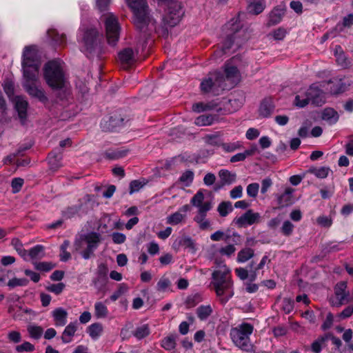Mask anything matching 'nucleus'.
<instances>
[{
	"label": "nucleus",
	"instance_id": "obj_20",
	"mask_svg": "<svg viewBox=\"0 0 353 353\" xmlns=\"http://www.w3.org/2000/svg\"><path fill=\"white\" fill-rule=\"evenodd\" d=\"M62 154L60 152L52 151L48 155V160L50 169L52 171H57L63 166L61 163Z\"/></svg>",
	"mask_w": 353,
	"mask_h": 353
},
{
	"label": "nucleus",
	"instance_id": "obj_8",
	"mask_svg": "<svg viewBox=\"0 0 353 353\" xmlns=\"http://www.w3.org/2000/svg\"><path fill=\"white\" fill-rule=\"evenodd\" d=\"M104 21L107 42L110 46H115L119 41L120 35V26L118 18L112 12L103 16Z\"/></svg>",
	"mask_w": 353,
	"mask_h": 353
},
{
	"label": "nucleus",
	"instance_id": "obj_35",
	"mask_svg": "<svg viewBox=\"0 0 353 353\" xmlns=\"http://www.w3.org/2000/svg\"><path fill=\"white\" fill-rule=\"evenodd\" d=\"M310 103L305 90H301L295 97L294 104L299 108H303Z\"/></svg>",
	"mask_w": 353,
	"mask_h": 353
},
{
	"label": "nucleus",
	"instance_id": "obj_47",
	"mask_svg": "<svg viewBox=\"0 0 353 353\" xmlns=\"http://www.w3.org/2000/svg\"><path fill=\"white\" fill-rule=\"evenodd\" d=\"M48 34L50 38L58 43H63L65 41V36L63 34H59L55 29H50L48 31Z\"/></svg>",
	"mask_w": 353,
	"mask_h": 353
},
{
	"label": "nucleus",
	"instance_id": "obj_10",
	"mask_svg": "<svg viewBox=\"0 0 353 353\" xmlns=\"http://www.w3.org/2000/svg\"><path fill=\"white\" fill-rule=\"evenodd\" d=\"M183 15L181 3L176 1H171L168 4L167 9L163 15V21L169 26H174L181 21Z\"/></svg>",
	"mask_w": 353,
	"mask_h": 353
},
{
	"label": "nucleus",
	"instance_id": "obj_42",
	"mask_svg": "<svg viewBox=\"0 0 353 353\" xmlns=\"http://www.w3.org/2000/svg\"><path fill=\"white\" fill-rule=\"evenodd\" d=\"M204 200V194L201 191H199L191 199V203L192 205L198 208V210H200L207 201L203 202Z\"/></svg>",
	"mask_w": 353,
	"mask_h": 353
},
{
	"label": "nucleus",
	"instance_id": "obj_64",
	"mask_svg": "<svg viewBox=\"0 0 353 353\" xmlns=\"http://www.w3.org/2000/svg\"><path fill=\"white\" fill-rule=\"evenodd\" d=\"M282 309L286 314H289L294 309V301L288 298L283 299L282 302Z\"/></svg>",
	"mask_w": 353,
	"mask_h": 353
},
{
	"label": "nucleus",
	"instance_id": "obj_27",
	"mask_svg": "<svg viewBox=\"0 0 353 353\" xmlns=\"http://www.w3.org/2000/svg\"><path fill=\"white\" fill-rule=\"evenodd\" d=\"M103 327L101 323H94L87 328V332L93 340L98 339L103 334Z\"/></svg>",
	"mask_w": 353,
	"mask_h": 353
},
{
	"label": "nucleus",
	"instance_id": "obj_41",
	"mask_svg": "<svg viewBox=\"0 0 353 353\" xmlns=\"http://www.w3.org/2000/svg\"><path fill=\"white\" fill-rule=\"evenodd\" d=\"M11 245L21 257L25 258L27 256V251L23 248V243L18 238H13Z\"/></svg>",
	"mask_w": 353,
	"mask_h": 353
},
{
	"label": "nucleus",
	"instance_id": "obj_37",
	"mask_svg": "<svg viewBox=\"0 0 353 353\" xmlns=\"http://www.w3.org/2000/svg\"><path fill=\"white\" fill-rule=\"evenodd\" d=\"M28 254L32 259H41L45 256L44 247L41 245H37L28 251Z\"/></svg>",
	"mask_w": 353,
	"mask_h": 353
},
{
	"label": "nucleus",
	"instance_id": "obj_55",
	"mask_svg": "<svg viewBox=\"0 0 353 353\" xmlns=\"http://www.w3.org/2000/svg\"><path fill=\"white\" fill-rule=\"evenodd\" d=\"M65 288V284L63 283H59L57 284H50L46 286V290L48 292L54 293L55 294H61Z\"/></svg>",
	"mask_w": 353,
	"mask_h": 353
},
{
	"label": "nucleus",
	"instance_id": "obj_40",
	"mask_svg": "<svg viewBox=\"0 0 353 353\" xmlns=\"http://www.w3.org/2000/svg\"><path fill=\"white\" fill-rule=\"evenodd\" d=\"M232 210V203L230 201H223L217 208L219 215L223 217L226 216Z\"/></svg>",
	"mask_w": 353,
	"mask_h": 353
},
{
	"label": "nucleus",
	"instance_id": "obj_52",
	"mask_svg": "<svg viewBox=\"0 0 353 353\" xmlns=\"http://www.w3.org/2000/svg\"><path fill=\"white\" fill-rule=\"evenodd\" d=\"M171 285L170 279L165 276H162L157 283V289L158 291L164 292Z\"/></svg>",
	"mask_w": 353,
	"mask_h": 353
},
{
	"label": "nucleus",
	"instance_id": "obj_22",
	"mask_svg": "<svg viewBox=\"0 0 353 353\" xmlns=\"http://www.w3.org/2000/svg\"><path fill=\"white\" fill-rule=\"evenodd\" d=\"M181 246L188 248L192 252L196 250L195 244L193 240L189 236H184L179 238L173 243V247L175 249H178Z\"/></svg>",
	"mask_w": 353,
	"mask_h": 353
},
{
	"label": "nucleus",
	"instance_id": "obj_57",
	"mask_svg": "<svg viewBox=\"0 0 353 353\" xmlns=\"http://www.w3.org/2000/svg\"><path fill=\"white\" fill-rule=\"evenodd\" d=\"M294 228V225L290 221H285L283 223L281 231L283 235L290 236L293 232Z\"/></svg>",
	"mask_w": 353,
	"mask_h": 353
},
{
	"label": "nucleus",
	"instance_id": "obj_30",
	"mask_svg": "<svg viewBox=\"0 0 353 353\" xmlns=\"http://www.w3.org/2000/svg\"><path fill=\"white\" fill-rule=\"evenodd\" d=\"M133 336L141 340L147 337L150 334V329L148 324L141 325L137 327L132 332Z\"/></svg>",
	"mask_w": 353,
	"mask_h": 353
},
{
	"label": "nucleus",
	"instance_id": "obj_39",
	"mask_svg": "<svg viewBox=\"0 0 353 353\" xmlns=\"http://www.w3.org/2000/svg\"><path fill=\"white\" fill-rule=\"evenodd\" d=\"M34 268L41 272H49L55 268L56 265L52 262H32Z\"/></svg>",
	"mask_w": 353,
	"mask_h": 353
},
{
	"label": "nucleus",
	"instance_id": "obj_13",
	"mask_svg": "<svg viewBox=\"0 0 353 353\" xmlns=\"http://www.w3.org/2000/svg\"><path fill=\"white\" fill-rule=\"evenodd\" d=\"M212 208L211 201H207L206 203L198 210L197 214L194 217V221L197 223L201 230H207L210 227V221L206 219V214Z\"/></svg>",
	"mask_w": 353,
	"mask_h": 353
},
{
	"label": "nucleus",
	"instance_id": "obj_14",
	"mask_svg": "<svg viewBox=\"0 0 353 353\" xmlns=\"http://www.w3.org/2000/svg\"><path fill=\"white\" fill-rule=\"evenodd\" d=\"M118 59L123 69H128L135 62V53L130 48H126L118 54Z\"/></svg>",
	"mask_w": 353,
	"mask_h": 353
},
{
	"label": "nucleus",
	"instance_id": "obj_26",
	"mask_svg": "<svg viewBox=\"0 0 353 353\" xmlns=\"http://www.w3.org/2000/svg\"><path fill=\"white\" fill-rule=\"evenodd\" d=\"M248 3V10L250 13L259 14L263 12L265 8V4L263 0H247Z\"/></svg>",
	"mask_w": 353,
	"mask_h": 353
},
{
	"label": "nucleus",
	"instance_id": "obj_16",
	"mask_svg": "<svg viewBox=\"0 0 353 353\" xmlns=\"http://www.w3.org/2000/svg\"><path fill=\"white\" fill-rule=\"evenodd\" d=\"M334 294L339 301V303L336 304L337 306H340L344 304L345 301L349 296V292L347 290V283L345 281H341L338 283L334 287Z\"/></svg>",
	"mask_w": 353,
	"mask_h": 353
},
{
	"label": "nucleus",
	"instance_id": "obj_34",
	"mask_svg": "<svg viewBox=\"0 0 353 353\" xmlns=\"http://www.w3.org/2000/svg\"><path fill=\"white\" fill-rule=\"evenodd\" d=\"M322 119L330 123H336L339 120V114L332 108H325L323 112Z\"/></svg>",
	"mask_w": 353,
	"mask_h": 353
},
{
	"label": "nucleus",
	"instance_id": "obj_25",
	"mask_svg": "<svg viewBox=\"0 0 353 353\" xmlns=\"http://www.w3.org/2000/svg\"><path fill=\"white\" fill-rule=\"evenodd\" d=\"M94 314L98 319L107 318L109 314L108 308L104 303L97 301L94 305Z\"/></svg>",
	"mask_w": 353,
	"mask_h": 353
},
{
	"label": "nucleus",
	"instance_id": "obj_62",
	"mask_svg": "<svg viewBox=\"0 0 353 353\" xmlns=\"http://www.w3.org/2000/svg\"><path fill=\"white\" fill-rule=\"evenodd\" d=\"M286 30L283 28H279L276 30L272 31L270 36H272L275 40H283L286 35Z\"/></svg>",
	"mask_w": 353,
	"mask_h": 353
},
{
	"label": "nucleus",
	"instance_id": "obj_38",
	"mask_svg": "<svg viewBox=\"0 0 353 353\" xmlns=\"http://www.w3.org/2000/svg\"><path fill=\"white\" fill-rule=\"evenodd\" d=\"M254 256V250L251 248H244L239 252L237 255V261L244 263L248 261Z\"/></svg>",
	"mask_w": 353,
	"mask_h": 353
},
{
	"label": "nucleus",
	"instance_id": "obj_2",
	"mask_svg": "<svg viewBox=\"0 0 353 353\" xmlns=\"http://www.w3.org/2000/svg\"><path fill=\"white\" fill-rule=\"evenodd\" d=\"M125 2L134 14V23L137 29L143 32L155 30V21L148 15L145 0H125Z\"/></svg>",
	"mask_w": 353,
	"mask_h": 353
},
{
	"label": "nucleus",
	"instance_id": "obj_5",
	"mask_svg": "<svg viewBox=\"0 0 353 353\" xmlns=\"http://www.w3.org/2000/svg\"><path fill=\"white\" fill-rule=\"evenodd\" d=\"M253 330L254 327L251 324L243 323L231 328L230 336L236 347L243 351L250 352L252 349L250 335Z\"/></svg>",
	"mask_w": 353,
	"mask_h": 353
},
{
	"label": "nucleus",
	"instance_id": "obj_54",
	"mask_svg": "<svg viewBox=\"0 0 353 353\" xmlns=\"http://www.w3.org/2000/svg\"><path fill=\"white\" fill-rule=\"evenodd\" d=\"M204 140L206 143L215 146H220L222 143L217 134H208L204 137Z\"/></svg>",
	"mask_w": 353,
	"mask_h": 353
},
{
	"label": "nucleus",
	"instance_id": "obj_23",
	"mask_svg": "<svg viewBox=\"0 0 353 353\" xmlns=\"http://www.w3.org/2000/svg\"><path fill=\"white\" fill-rule=\"evenodd\" d=\"M177 338L178 336L176 334H171L162 339L161 346L167 351H174L176 346Z\"/></svg>",
	"mask_w": 353,
	"mask_h": 353
},
{
	"label": "nucleus",
	"instance_id": "obj_36",
	"mask_svg": "<svg viewBox=\"0 0 353 353\" xmlns=\"http://www.w3.org/2000/svg\"><path fill=\"white\" fill-rule=\"evenodd\" d=\"M27 330L30 336L34 339H40L43 333V329L41 326L36 325H29Z\"/></svg>",
	"mask_w": 353,
	"mask_h": 353
},
{
	"label": "nucleus",
	"instance_id": "obj_50",
	"mask_svg": "<svg viewBox=\"0 0 353 353\" xmlns=\"http://www.w3.org/2000/svg\"><path fill=\"white\" fill-rule=\"evenodd\" d=\"M146 181L145 179L141 180H134L130 183V194H132L134 192H138L140 189H141L145 184Z\"/></svg>",
	"mask_w": 353,
	"mask_h": 353
},
{
	"label": "nucleus",
	"instance_id": "obj_60",
	"mask_svg": "<svg viewBox=\"0 0 353 353\" xmlns=\"http://www.w3.org/2000/svg\"><path fill=\"white\" fill-rule=\"evenodd\" d=\"M259 190V185L257 183H250L248 185L246 192L249 196L256 197Z\"/></svg>",
	"mask_w": 353,
	"mask_h": 353
},
{
	"label": "nucleus",
	"instance_id": "obj_43",
	"mask_svg": "<svg viewBox=\"0 0 353 353\" xmlns=\"http://www.w3.org/2000/svg\"><path fill=\"white\" fill-rule=\"evenodd\" d=\"M213 121L214 117L212 115L203 114L195 119L194 123L199 126H205L211 125Z\"/></svg>",
	"mask_w": 353,
	"mask_h": 353
},
{
	"label": "nucleus",
	"instance_id": "obj_45",
	"mask_svg": "<svg viewBox=\"0 0 353 353\" xmlns=\"http://www.w3.org/2000/svg\"><path fill=\"white\" fill-rule=\"evenodd\" d=\"M273 107L270 103L267 101H263L261 103L259 110L260 116L263 117H268L271 115Z\"/></svg>",
	"mask_w": 353,
	"mask_h": 353
},
{
	"label": "nucleus",
	"instance_id": "obj_32",
	"mask_svg": "<svg viewBox=\"0 0 353 353\" xmlns=\"http://www.w3.org/2000/svg\"><path fill=\"white\" fill-rule=\"evenodd\" d=\"M196 313L201 321H204L212 314V308L210 305H201L196 308Z\"/></svg>",
	"mask_w": 353,
	"mask_h": 353
},
{
	"label": "nucleus",
	"instance_id": "obj_59",
	"mask_svg": "<svg viewBox=\"0 0 353 353\" xmlns=\"http://www.w3.org/2000/svg\"><path fill=\"white\" fill-rule=\"evenodd\" d=\"M3 90L9 98L14 95V86L12 81L6 80L3 84Z\"/></svg>",
	"mask_w": 353,
	"mask_h": 353
},
{
	"label": "nucleus",
	"instance_id": "obj_9",
	"mask_svg": "<svg viewBox=\"0 0 353 353\" xmlns=\"http://www.w3.org/2000/svg\"><path fill=\"white\" fill-rule=\"evenodd\" d=\"M224 81L225 77L220 72H210L201 81V90L203 93L212 92L219 94V91L224 89Z\"/></svg>",
	"mask_w": 353,
	"mask_h": 353
},
{
	"label": "nucleus",
	"instance_id": "obj_56",
	"mask_svg": "<svg viewBox=\"0 0 353 353\" xmlns=\"http://www.w3.org/2000/svg\"><path fill=\"white\" fill-rule=\"evenodd\" d=\"M194 179V173L190 170H187L182 174L179 180L181 183H184L185 185H189L193 181Z\"/></svg>",
	"mask_w": 353,
	"mask_h": 353
},
{
	"label": "nucleus",
	"instance_id": "obj_15",
	"mask_svg": "<svg viewBox=\"0 0 353 353\" xmlns=\"http://www.w3.org/2000/svg\"><path fill=\"white\" fill-rule=\"evenodd\" d=\"M305 91L310 102L317 105L324 103L323 92L317 86L312 85Z\"/></svg>",
	"mask_w": 353,
	"mask_h": 353
},
{
	"label": "nucleus",
	"instance_id": "obj_18",
	"mask_svg": "<svg viewBox=\"0 0 353 353\" xmlns=\"http://www.w3.org/2000/svg\"><path fill=\"white\" fill-rule=\"evenodd\" d=\"M52 316L57 327L64 326L67 323L68 312L63 307H57L52 312Z\"/></svg>",
	"mask_w": 353,
	"mask_h": 353
},
{
	"label": "nucleus",
	"instance_id": "obj_61",
	"mask_svg": "<svg viewBox=\"0 0 353 353\" xmlns=\"http://www.w3.org/2000/svg\"><path fill=\"white\" fill-rule=\"evenodd\" d=\"M229 235H225L223 232L218 230L210 235V239L213 241H219L224 240L225 241H229Z\"/></svg>",
	"mask_w": 353,
	"mask_h": 353
},
{
	"label": "nucleus",
	"instance_id": "obj_19",
	"mask_svg": "<svg viewBox=\"0 0 353 353\" xmlns=\"http://www.w3.org/2000/svg\"><path fill=\"white\" fill-rule=\"evenodd\" d=\"M14 102L19 117L24 121L27 116L28 101L23 97L17 96L14 99Z\"/></svg>",
	"mask_w": 353,
	"mask_h": 353
},
{
	"label": "nucleus",
	"instance_id": "obj_12",
	"mask_svg": "<svg viewBox=\"0 0 353 353\" xmlns=\"http://www.w3.org/2000/svg\"><path fill=\"white\" fill-rule=\"evenodd\" d=\"M260 218L259 213L254 212L252 210H249L241 216L236 218L234 222L239 227L245 228L248 225L259 223Z\"/></svg>",
	"mask_w": 353,
	"mask_h": 353
},
{
	"label": "nucleus",
	"instance_id": "obj_48",
	"mask_svg": "<svg viewBox=\"0 0 353 353\" xmlns=\"http://www.w3.org/2000/svg\"><path fill=\"white\" fill-rule=\"evenodd\" d=\"M29 283L28 279L26 278H12L10 279L7 283L8 286L10 288H14L18 286H26Z\"/></svg>",
	"mask_w": 353,
	"mask_h": 353
},
{
	"label": "nucleus",
	"instance_id": "obj_49",
	"mask_svg": "<svg viewBox=\"0 0 353 353\" xmlns=\"http://www.w3.org/2000/svg\"><path fill=\"white\" fill-rule=\"evenodd\" d=\"M80 208V205L68 207L63 211L62 215L65 219H71L78 214Z\"/></svg>",
	"mask_w": 353,
	"mask_h": 353
},
{
	"label": "nucleus",
	"instance_id": "obj_28",
	"mask_svg": "<svg viewBox=\"0 0 353 353\" xmlns=\"http://www.w3.org/2000/svg\"><path fill=\"white\" fill-rule=\"evenodd\" d=\"M219 176L223 184L230 185L235 182L236 174L228 170H221L219 172Z\"/></svg>",
	"mask_w": 353,
	"mask_h": 353
},
{
	"label": "nucleus",
	"instance_id": "obj_24",
	"mask_svg": "<svg viewBox=\"0 0 353 353\" xmlns=\"http://www.w3.org/2000/svg\"><path fill=\"white\" fill-rule=\"evenodd\" d=\"M77 331V323H70L62 333L61 340L64 343H68L72 341L73 336Z\"/></svg>",
	"mask_w": 353,
	"mask_h": 353
},
{
	"label": "nucleus",
	"instance_id": "obj_31",
	"mask_svg": "<svg viewBox=\"0 0 353 353\" xmlns=\"http://www.w3.org/2000/svg\"><path fill=\"white\" fill-rule=\"evenodd\" d=\"M124 119L121 114H114L111 116L108 121V126L106 128L108 130H114L117 128L122 125Z\"/></svg>",
	"mask_w": 353,
	"mask_h": 353
},
{
	"label": "nucleus",
	"instance_id": "obj_58",
	"mask_svg": "<svg viewBox=\"0 0 353 353\" xmlns=\"http://www.w3.org/2000/svg\"><path fill=\"white\" fill-rule=\"evenodd\" d=\"M341 80L338 79H333L329 81V83L334 84L336 88L331 87L330 92L333 94H338L344 90V88L341 83Z\"/></svg>",
	"mask_w": 353,
	"mask_h": 353
},
{
	"label": "nucleus",
	"instance_id": "obj_17",
	"mask_svg": "<svg viewBox=\"0 0 353 353\" xmlns=\"http://www.w3.org/2000/svg\"><path fill=\"white\" fill-rule=\"evenodd\" d=\"M192 110L195 112H201L204 111H210V110H214L217 112H222V107L214 102H209L207 103H197L192 105Z\"/></svg>",
	"mask_w": 353,
	"mask_h": 353
},
{
	"label": "nucleus",
	"instance_id": "obj_11",
	"mask_svg": "<svg viewBox=\"0 0 353 353\" xmlns=\"http://www.w3.org/2000/svg\"><path fill=\"white\" fill-rule=\"evenodd\" d=\"M34 77H32V74L23 75L24 82L23 87L26 92L32 97L38 99L39 101L44 102L47 101V97L44 91L36 85L39 74H34Z\"/></svg>",
	"mask_w": 353,
	"mask_h": 353
},
{
	"label": "nucleus",
	"instance_id": "obj_33",
	"mask_svg": "<svg viewBox=\"0 0 353 353\" xmlns=\"http://www.w3.org/2000/svg\"><path fill=\"white\" fill-rule=\"evenodd\" d=\"M225 73L227 79L232 81L239 79V74L236 67L231 65L230 63L225 65Z\"/></svg>",
	"mask_w": 353,
	"mask_h": 353
},
{
	"label": "nucleus",
	"instance_id": "obj_53",
	"mask_svg": "<svg viewBox=\"0 0 353 353\" xmlns=\"http://www.w3.org/2000/svg\"><path fill=\"white\" fill-rule=\"evenodd\" d=\"M294 192V190L291 188H288L285 190L284 192L279 196L278 198L279 203L283 204V203H286L290 201L292 198V194Z\"/></svg>",
	"mask_w": 353,
	"mask_h": 353
},
{
	"label": "nucleus",
	"instance_id": "obj_29",
	"mask_svg": "<svg viewBox=\"0 0 353 353\" xmlns=\"http://www.w3.org/2000/svg\"><path fill=\"white\" fill-rule=\"evenodd\" d=\"M186 214L181 213V212H175L166 218V223L170 225H178L185 221Z\"/></svg>",
	"mask_w": 353,
	"mask_h": 353
},
{
	"label": "nucleus",
	"instance_id": "obj_46",
	"mask_svg": "<svg viewBox=\"0 0 353 353\" xmlns=\"http://www.w3.org/2000/svg\"><path fill=\"white\" fill-rule=\"evenodd\" d=\"M353 25V14H350L343 19L341 23H338L336 26V30L341 32L345 28H350Z\"/></svg>",
	"mask_w": 353,
	"mask_h": 353
},
{
	"label": "nucleus",
	"instance_id": "obj_6",
	"mask_svg": "<svg viewBox=\"0 0 353 353\" xmlns=\"http://www.w3.org/2000/svg\"><path fill=\"white\" fill-rule=\"evenodd\" d=\"M102 35L97 28H88L81 30L79 42L83 51L88 53L93 52L101 43Z\"/></svg>",
	"mask_w": 353,
	"mask_h": 353
},
{
	"label": "nucleus",
	"instance_id": "obj_4",
	"mask_svg": "<svg viewBox=\"0 0 353 353\" xmlns=\"http://www.w3.org/2000/svg\"><path fill=\"white\" fill-rule=\"evenodd\" d=\"M43 76L47 84L52 89L58 90L66 86L67 79L59 61L48 62L44 66Z\"/></svg>",
	"mask_w": 353,
	"mask_h": 353
},
{
	"label": "nucleus",
	"instance_id": "obj_1",
	"mask_svg": "<svg viewBox=\"0 0 353 353\" xmlns=\"http://www.w3.org/2000/svg\"><path fill=\"white\" fill-rule=\"evenodd\" d=\"M216 266L212 273L210 285L213 287L216 296L222 303H225L234 295L233 281L231 270L223 263L214 258Z\"/></svg>",
	"mask_w": 353,
	"mask_h": 353
},
{
	"label": "nucleus",
	"instance_id": "obj_44",
	"mask_svg": "<svg viewBox=\"0 0 353 353\" xmlns=\"http://www.w3.org/2000/svg\"><path fill=\"white\" fill-rule=\"evenodd\" d=\"M220 147H221L225 152H233L241 148L242 145L239 141H236L232 143H221Z\"/></svg>",
	"mask_w": 353,
	"mask_h": 353
},
{
	"label": "nucleus",
	"instance_id": "obj_3",
	"mask_svg": "<svg viewBox=\"0 0 353 353\" xmlns=\"http://www.w3.org/2000/svg\"><path fill=\"white\" fill-rule=\"evenodd\" d=\"M100 234L90 232L78 235L74 243V249L79 252L84 259H88L93 256L94 251L101 242Z\"/></svg>",
	"mask_w": 353,
	"mask_h": 353
},
{
	"label": "nucleus",
	"instance_id": "obj_63",
	"mask_svg": "<svg viewBox=\"0 0 353 353\" xmlns=\"http://www.w3.org/2000/svg\"><path fill=\"white\" fill-rule=\"evenodd\" d=\"M236 251V248L234 245H228L225 247H222L219 250V252L221 255H225L228 257L231 256Z\"/></svg>",
	"mask_w": 353,
	"mask_h": 353
},
{
	"label": "nucleus",
	"instance_id": "obj_7",
	"mask_svg": "<svg viewBox=\"0 0 353 353\" xmlns=\"http://www.w3.org/2000/svg\"><path fill=\"white\" fill-rule=\"evenodd\" d=\"M40 61L37 54V50L34 46H26L23 52L22 68L23 75L39 74Z\"/></svg>",
	"mask_w": 353,
	"mask_h": 353
},
{
	"label": "nucleus",
	"instance_id": "obj_21",
	"mask_svg": "<svg viewBox=\"0 0 353 353\" xmlns=\"http://www.w3.org/2000/svg\"><path fill=\"white\" fill-rule=\"evenodd\" d=\"M285 14V8L281 6L276 7L269 14L268 26H274L281 21Z\"/></svg>",
	"mask_w": 353,
	"mask_h": 353
},
{
	"label": "nucleus",
	"instance_id": "obj_51",
	"mask_svg": "<svg viewBox=\"0 0 353 353\" xmlns=\"http://www.w3.org/2000/svg\"><path fill=\"white\" fill-rule=\"evenodd\" d=\"M310 172L314 174L318 178L325 179L327 176L330 169L326 167H322L320 168L311 169L310 170Z\"/></svg>",
	"mask_w": 353,
	"mask_h": 353
}]
</instances>
